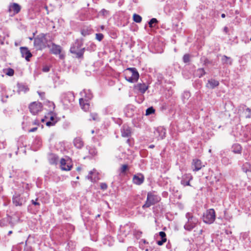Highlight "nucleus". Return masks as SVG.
Returning a JSON list of instances; mask_svg holds the SVG:
<instances>
[{
    "label": "nucleus",
    "instance_id": "nucleus-49",
    "mask_svg": "<svg viewBox=\"0 0 251 251\" xmlns=\"http://www.w3.org/2000/svg\"><path fill=\"white\" fill-rule=\"evenodd\" d=\"M221 17L224 18H225L226 17V15H225V14H222L221 15Z\"/></svg>",
    "mask_w": 251,
    "mask_h": 251
},
{
    "label": "nucleus",
    "instance_id": "nucleus-18",
    "mask_svg": "<svg viewBox=\"0 0 251 251\" xmlns=\"http://www.w3.org/2000/svg\"><path fill=\"white\" fill-rule=\"evenodd\" d=\"M50 51L53 54H59L61 53V48L60 46L52 43L50 48Z\"/></svg>",
    "mask_w": 251,
    "mask_h": 251
},
{
    "label": "nucleus",
    "instance_id": "nucleus-9",
    "mask_svg": "<svg viewBox=\"0 0 251 251\" xmlns=\"http://www.w3.org/2000/svg\"><path fill=\"white\" fill-rule=\"evenodd\" d=\"M205 165L203 164L202 162L199 159H194L192 163V167L193 171L195 172L200 170Z\"/></svg>",
    "mask_w": 251,
    "mask_h": 251
},
{
    "label": "nucleus",
    "instance_id": "nucleus-3",
    "mask_svg": "<svg viewBox=\"0 0 251 251\" xmlns=\"http://www.w3.org/2000/svg\"><path fill=\"white\" fill-rule=\"evenodd\" d=\"M80 94L82 96H85V98H80L79 99V104L81 108L86 111L89 108V104L87 101L89 100L92 99L93 97L92 94L89 91L88 92V94H87V91L86 90H83L80 93Z\"/></svg>",
    "mask_w": 251,
    "mask_h": 251
},
{
    "label": "nucleus",
    "instance_id": "nucleus-23",
    "mask_svg": "<svg viewBox=\"0 0 251 251\" xmlns=\"http://www.w3.org/2000/svg\"><path fill=\"white\" fill-rule=\"evenodd\" d=\"M18 92L19 93L21 92L25 93L28 90L27 86L22 85V84H18Z\"/></svg>",
    "mask_w": 251,
    "mask_h": 251
},
{
    "label": "nucleus",
    "instance_id": "nucleus-39",
    "mask_svg": "<svg viewBox=\"0 0 251 251\" xmlns=\"http://www.w3.org/2000/svg\"><path fill=\"white\" fill-rule=\"evenodd\" d=\"M167 241V239H161V240H160V241H158L157 242V244L159 246H161L164 243H165Z\"/></svg>",
    "mask_w": 251,
    "mask_h": 251
},
{
    "label": "nucleus",
    "instance_id": "nucleus-50",
    "mask_svg": "<svg viewBox=\"0 0 251 251\" xmlns=\"http://www.w3.org/2000/svg\"><path fill=\"white\" fill-rule=\"evenodd\" d=\"M76 169H77V171H79L81 170V168L80 167H77Z\"/></svg>",
    "mask_w": 251,
    "mask_h": 251
},
{
    "label": "nucleus",
    "instance_id": "nucleus-14",
    "mask_svg": "<svg viewBox=\"0 0 251 251\" xmlns=\"http://www.w3.org/2000/svg\"><path fill=\"white\" fill-rule=\"evenodd\" d=\"M20 51L22 56L24 57L26 61H29V58L32 56L30 51L26 47H21Z\"/></svg>",
    "mask_w": 251,
    "mask_h": 251
},
{
    "label": "nucleus",
    "instance_id": "nucleus-28",
    "mask_svg": "<svg viewBox=\"0 0 251 251\" xmlns=\"http://www.w3.org/2000/svg\"><path fill=\"white\" fill-rule=\"evenodd\" d=\"M249 166H250V165L248 163H246L245 164H244L242 168L243 171L246 173H247L248 172H251V169H248V167Z\"/></svg>",
    "mask_w": 251,
    "mask_h": 251
},
{
    "label": "nucleus",
    "instance_id": "nucleus-55",
    "mask_svg": "<svg viewBox=\"0 0 251 251\" xmlns=\"http://www.w3.org/2000/svg\"><path fill=\"white\" fill-rule=\"evenodd\" d=\"M250 40L251 41V38H250Z\"/></svg>",
    "mask_w": 251,
    "mask_h": 251
},
{
    "label": "nucleus",
    "instance_id": "nucleus-5",
    "mask_svg": "<svg viewBox=\"0 0 251 251\" xmlns=\"http://www.w3.org/2000/svg\"><path fill=\"white\" fill-rule=\"evenodd\" d=\"M160 200V198L157 195H154L151 192L148 193L147 201L145 204L143 206V207H149L158 202Z\"/></svg>",
    "mask_w": 251,
    "mask_h": 251
},
{
    "label": "nucleus",
    "instance_id": "nucleus-17",
    "mask_svg": "<svg viewBox=\"0 0 251 251\" xmlns=\"http://www.w3.org/2000/svg\"><path fill=\"white\" fill-rule=\"evenodd\" d=\"M87 178L91 181H96L98 180V173H97L95 169H93V171L89 172Z\"/></svg>",
    "mask_w": 251,
    "mask_h": 251
},
{
    "label": "nucleus",
    "instance_id": "nucleus-20",
    "mask_svg": "<svg viewBox=\"0 0 251 251\" xmlns=\"http://www.w3.org/2000/svg\"><path fill=\"white\" fill-rule=\"evenodd\" d=\"M74 144L75 146L78 149L81 148L84 145L83 142L80 138H75L74 141Z\"/></svg>",
    "mask_w": 251,
    "mask_h": 251
},
{
    "label": "nucleus",
    "instance_id": "nucleus-29",
    "mask_svg": "<svg viewBox=\"0 0 251 251\" xmlns=\"http://www.w3.org/2000/svg\"><path fill=\"white\" fill-rule=\"evenodd\" d=\"M154 112H155V110L153 109V108L152 107H151L150 108H148L146 110V115H149L154 113Z\"/></svg>",
    "mask_w": 251,
    "mask_h": 251
},
{
    "label": "nucleus",
    "instance_id": "nucleus-51",
    "mask_svg": "<svg viewBox=\"0 0 251 251\" xmlns=\"http://www.w3.org/2000/svg\"><path fill=\"white\" fill-rule=\"evenodd\" d=\"M50 120H51V121H53V120L54 118H53V117L51 116V117H50Z\"/></svg>",
    "mask_w": 251,
    "mask_h": 251
},
{
    "label": "nucleus",
    "instance_id": "nucleus-13",
    "mask_svg": "<svg viewBox=\"0 0 251 251\" xmlns=\"http://www.w3.org/2000/svg\"><path fill=\"white\" fill-rule=\"evenodd\" d=\"M193 178L190 174H186L182 176L181 184L184 186H190V181Z\"/></svg>",
    "mask_w": 251,
    "mask_h": 251
},
{
    "label": "nucleus",
    "instance_id": "nucleus-35",
    "mask_svg": "<svg viewBox=\"0 0 251 251\" xmlns=\"http://www.w3.org/2000/svg\"><path fill=\"white\" fill-rule=\"evenodd\" d=\"M189 59H190V56L188 54H186L183 56V61L185 63L188 62L189 61Z\"/></svg>",
    "mask_w": 251,
    "mask_h": 251
},
{
    "label": "nucleus",
    "instance_id": "nucleus-42",
    "mask_svg": "<svg viewBox=\"0 0 251 251\" xmlns=\"http://www.w3.org/2000/svg\"><path fill=\"white\" fill-rule=\"evenodd\" d=\"M246 111L249 113V115L247 116V118H250L251 117V109L247 108L246 109Z\"/></svg>",
    "mask_w": 251,
    "mask_h": 251
},
{
    "label": "nucleus",
    "instance_id": "nucleus-25",
    "mask_svg": "<svg viewBox=\"0 0 251 251\" xmlns=\"http://www.w3.org/2000/svg\"><path fill=\"white\" fill-rule=\"evenodd\" d=\"M84 49H83L82 50H81L80 51L77 52L75 51V48H71V49H70V51H71V52L72 53H73L77 54L78 57H80L81 56H82V55L83 54V52H84Z\"/></svg>",
    "mask_w": 251,
    "mask_h": 251
},
{
    "label": "nucleus",
    "instance_id": "nucleus-30",
    "mask_svg": "<svg viewBox=\"0 0 251 251\" xmlns=\"http://www.w3.org/2000/svg\"><path fill=\"white\" fill-rule=\"evenodd\" d=\"M58 158L57 156L53 155L50 159V163L52 164H56L58 161Z\"/></svg>",
    "mask_w": 251,
    "mask_h": 251
},
{
    "label": "nucleus",
    "instance_id": "nucleus-8",
    "mask_svg": "<svg viewBox=\"0 0 251 251\" xmlns=\"http://www.w3.org/2000/svg\"><path fill=\"white\" fill-rule=\"evenodd\" d=\"M42 108V104L39 102H33L29 106V110L33 115L38 114L39 112L41 111Z\"/></svg>",
    "mask_w": 251,
    "mask_h": 251
},
{
    "label": "nucleus",
    "instance_id": "nucleus-22",
    "mask_svg": "<svg viewBox=\"0 0 251 251\" xmlns=\"http://www.w3.org/2000/svg\"><path fill=\"white\" fill-rule=\"evenodd\" d=\"M242 147L238 144H235L232 146V151L235 153H240L241 152Z\"/></svg>",
    "mask_w": 251,
    "mask_h": 251
},
{
    "label": "nucleus",
    "instance_id": "nucleus-19",
    "mask_svg": "<svg viewBox=\"0 0 251 251\" xmlns=\"http://www.w3.org/2000/svg\"><path fill=\"white\" fill-rule=\"evenodd\" d=\"M219 84V83L218 81L211 79L208 81V83L206 84V87L209 88L213 89L218 86Z\"/></svg>",
    "mask_w": 251,
    "mask_h": 251
},
{
    "label": "nucleus",
    "instance_id": "nucleus-4",
    "mask_svg": "<svg viewBox=\"0 0 251 251\" xmlns=\"http://www.w3.org/2000/svg\"><path fill=\"white\" fill-rule=\"evenodd\" d=\"M45 36V34L42 33L35 38L34 45L37 50H41L47 47V40Z\"/></svg>",
    "mask_w": 251,
    "mask_h": 251
},
{
    "label": "nucleus",
    "instance_id": "nucleus-26",
    "mask_svg": "<svg viewBox=\"0 0 251 251\" xmlns=\"http://www.w3.org/2000/svg\"><path fill=\"white\" fill-rule=\"evenodd\" d=\"M133 19L135 22L137 23H140L142 21V17L140 15L136 14H133Z\"/></svg>",
    "mask_w": 251,
    "mask_h": 251
},
{
    "label": "nucleus",
    "instance_id": "nucleus-32",
    "mask_svg": "<svg viewBox=\"0 0 251 251\" xmlns=\"http://www.w3.org/2000/svg\"><path fill=\"white\" fill-rule=\"evenodd\" d=\"M96 38L99 41H101L103 38V35L101 33H97L96 34Z\"/></svg>",
    "mask_w": 251,
    "mask_h": 251
},
{
    "label": "nucleus",
    "instance_id": "nucleus-54",
    "mask_svg": "<svg viewBox=\"0 0 251 251\" xmlns=\"http://www.w3.org/2000/svg\"><path fill=\"white\" fill-rule=\"evenodd\" d=\"M29 39H30V40H32V38H29Z\"/></svg>",
    "mask_w": 251,
    "mask_h": 251
},
{
    "label": "nucleus",
    "instance_id": "nucleus-27",
    "mask_svg": "<svg viewBox=\"0 0 251 251\" xmlns=\"http://www.w3.org/2000/svg\"><path fill=\"white\" fill-rule=\"evenodd\" d=\"M158 21L155 18H152L150 22H149V26L150 27H152L154 26V25L153 24H155L157 23Z\"/></svg>",
    "mask_w": 251,
    "mask_h": 251
},
{
    "label": "nucleus",
    "instance_id": "nucleus-31",
    "mask_svg": "<svg viewBox=\"0 0 251 251\" xmlns=\"http://www.w3.org/2000/svg\"><path fill=\"white\" fill-rule=\"evenodd\" d=\"M198 75L199 77H201L205 74V72L203 69L201 68L197 70Z\"/></svg>",
    "mask_w": 251,
    "mask_h": 251
},
{
    "label": "nucleus",
    "instance_id": "nucleus-16",
    "mask_svg": "<svg viewBox=\"0 0 251 251\" xmlns=\"http://www.w3.org/2000/svg\"><path fill=\"white\" fill-rule=\"evenodd\" d=\"M25 201L19 195H16L13 197V202L16 206H21Z\"/></svg>",
    "mask_w": 251,
    "mask_h": 251
},
{
    "label": "nucleus",
    "instance_id": "nucleus-11",
    "mask_svg": "<svg viewBox=\"0 0 251 251\" xmlns=\"http://www.w3.org/2000/svg\"><path fill=\"white\" fill-rule=\"evenodd\" d=\"M21 9V7L19 4L17 3H13L9 5L8 11L10 13L15 15L20 11Z\"/></svg>",
    "mask_w": 251,
    "mask_h": 251
},
{
    "label": "nucleus",
    "instance_id": "nucleus-41",
    "mask_svg": "<svg viewBox=\"0 0 251 251\" xmlns=\"http://www.w3.org/2000/svg\"><path fill=\"white\" fill-rule=\"evenodd\" d=\"M100 188L101 189L105 190L107 188V185L106 183H102L100 184Z\"/></svg>",
    "mask_w": 251,
    "mask_h": 251
},
{
    "label": "nucleus",
    "instance_id": "nucleus-37",
    "mask_svg": "<svg viewBox=\"0 0 251 251\" xmlns=\"http://www.w3.org/2000/svg\"><path fill=\"white\" fill-rule=\"evenodd\" d=\"M81 34L82 35L85 36L90 34V31L88 30L83 29L81 30Z\"/></svg>",
    "mask_w": 251,
    "mask_h": 251
},
{
    "label": "nucleus",
    "instance_id": "nucleus-45",
    "mask_svg": "<svg viewBox=\"0 0 251 251\" xmlns=\"http://www.w3.org/2000/svg\"><path fill=\"white\" fill-rule=\"evenodd\" d=\"M31 202H32V204H33L35 205H40V203L39 202H37L36 201H35L34 200H32Z\"/></svg>",
    "mask_w": 251,
    "mask_h": 251
},
{
    "label": "nucleus",
    "instance_id": "nucleus-53",
    "mask_svg": "<svg viewBox=\"0 0 251 251\" xmlns=\"http://www.w3.org/2000/svg\"><path fill=\"white\" fill-rule=\"evenodd\" d=\"M153 147H154V145H151V146H150V148H153Z\"/></svg>",
    "mask_w": 251,
    "mask_h": 251
},
{
    "label": "nucleus",
    "instance_id": "nucleus-12",
    "mask_svg": "<svg viewBox=\"0 0 251 251\" xmlns=\"http://www.w3.org/2000/svg\"><path fill=\"white\" fill-rule=\"evenodd\" d=\"M145 178L143 174L141 173L135 175L132 179L133 183L136 185H141L144 181Z\"/></svg>",
    "mask_w": 251,
    "mask_h": 251
},
{
    "label": "nucleus",
    "instance_id": "nucleus-33",
    "mask_svg": "<svg viewBox=\"0 0 251 251\" xmlns=\"http://www.w3.org/2000/svg\"><path fill=\"white\" fill-rule=\"evenodd\" d=\"M14 74V70L11 68H9L7 69V72L6 73V75L9 76H13Z\"/></svg>",
    "mask_w": 251,
    "mask_h": 251
},
{
    "label": "nucleus",
    "instance_id": "nucleus-47",
    "mask_svg": "<svg viewBox=\"0 0 251 251\" xmlns=\"http://www.w3.org/2000/svg\"><path fill=\"white\" fill-rule=\"evenodd\" d=\"M224 29L226 32H227L228 30V28L227 27H225Z\"/></svg>",
    "mask_w": 251,
    "mask_h": 251
},
{
    "label": "nucleus",
    "instance_id": "nucleus-24",
    "mask_svg": "<svg viewBox=\"0 0 251 251\" xmlns=\"http://www.w3.org/2000/svg\"><path fill=\"white\" fill-rule=\"evenodd\" d=\"M222 62L224 64H227L231 65L232 63V60L230 57H228L226 55H224L222 58Z\"/></svg>",
    "mask_w": 251,
    "mask_h": 251
},
{
    "label": "nucleus",
    "instance_id": "nucleus-1",
    "mask_svg": "<svg viewBox=\"0 0 251 251\" xmlns=\"http://www.w3.org/2000/svg\"><path fill=\"white\" fill-rule=\"evenodd\" d=\"M139 77V74L135 68H128L125 72V78L128 82L134 83L137 81Z\"/></svg>",
    "mask_w": 251,
    "mask_h": 251
},
{
    "label": "nucleus",
    "instance_id": "nucleus-40",
    "mask_svg": "<svg viewBox=\"0 0 251 251\" xmlns=\"http://www.w3.org/2000/svg\"><path fill=\"white\" fill-rule=\"evenodd\" d=\"M91 116L93 120H97L98 119V115L96 113H92Z\"/></svg>",
    "mask_w": 251,
    "mask_h": 251
},
{
    "label": "nucleus",
    "instance_id": "nucleus-46",
    "mask_svg": "<svg viewBox=\"0 0 251 251\" xmlns=\"http://www.w3.org/2000/svg\"><path fill=\"white\" fill-rule=\"evenodd\" d=\"M37 127H34V128L30 129L28 131L29 132H34L37 130Z\"/></svg>",
    "mask_w": 251,
    "mask_h": 251
},
{
    "label": "nucleus",
    "instance_id": "nucleus-2",
    "mask_svg": "<svg viewBox=\"0 0 251 251\" xmlns=\"http://www.w3.org/2000/svg\"><path fill=\"white\" fill-rule=\"evenodd\" d=\"M185 216L187 219V221L184 225V228L185 230L191 231L196 226L198 220L193 216L191 212H187Z\"/></svg>",
    "mask_w": 251,
    "mask_h": 251
},
{
    "label": "nucleus",
    "instance_id": "nucleus-48",
    "mask_svg": "<svg viewBox=\"0 0 251 251\" xmlns=\"http://www.w3.org/2000/svg\"><path fill=\"white\" fill-rule=\"evenodd\" d=\"M100 29H101V30H103V29H104V25H101V26H100Z\"/></svg>",
    "mask_w": 251,
    "mask_h": 251
},
{
    "label": "nucleus",
    "instance_id": "nucleus-6",
    "mask_svg": "<svg viewBox=\"0 0 251 251\" xmlns=\"http://www.w3.org/2000/svg\"><path fill=\"white\" fill-rule=\"evenodd\" d=\"M215 220V212L213 209H210L203 216V222L207 224H212Z\"/></svg>",
    "mask_w": 251,
    "mask_h": 251
},
{
    "label": "nucleus",
    "instance_id": "nucleus-15",
    "mask_svg": "<svg viewBox=\"0 0 251 251\" xmlns=\"http://www.w3.org/2000/svg\"><path fill=\"white\" fill-rule=\"evenodd\" d=\"M134 88L142 94H144L148 89V86L144 83H139L134 86Z\"/></svg>",
    "mask_w": 251,
    "mask_h": 251
},
{
    "label": "nucleus",
    "instance_id": "nucleus-43",
    "mask_svg": "<svg viewBox=\"0 0 251 251\" xmlns=\"http://www.w3.org/2000/svg\"><path fill=\"white\" fill-rule=\"evenodd\" d=\"M54 125V123L51 122V121H49L46 123V125L47 126H53Z\"/></svg>",
    "mask_w": 251,
    "mask_h": 251
},
{
    "label": "nucleus",
    "instance_id": "nucleus-10",
    "mask_svg": "<svg viewBox=\"0 0 251 251\" xmlns=\"http://www.w3.org/2000/svg\"><path fill=\"white\" fill-rule=\"evenodd\" d=\"M158 140L163 139L166 136V129L162 127H159L154 132Z\"/></svg>",
    "mask_w": 251,
    "mask_h": 251
},
{
    "label": "nucleus",
    "instance_id": "nucleus-36",
    "mask_svg": "<svg viewBox=\"0 0 251 251\" xmlns=\"http://www.w3.org/2000/svg\"><path fill=\"white\" fill-rule=\"evenodd\" d=\"M50 66H47V65H45V66H43V67L42 68V71L45 73L48 72L50 71Z\"/></svg>",
    "mask_w": 251,
    "mask_h": 251
},
{
    "label": "nucleus",
    "instance_id": "nucleus-34",
    "mask_svg": "<svg viewBox=\"0 0 251 251\" xmlns=\"http://www.w3.org/2000/svg\"><path fill=\"white\" fill-rule=\"evenodd\" d=\"M128 166L127 165H123L121 168V172L122 173H124L126 170L127 169Z\"/></svg>",
    "mask_w": 251,
    "mask_h": 251
},
{
    "label": "nucleus",
    "instance_id": "nucleus-21",
    "mask_svg": "<svg viewBox=\"0 0 251 251\" xmlns=\"http://www.w3.org/2000/svg\"><path fill=\"white\" fill-rule=\"evenodd\" d=\"M131 131L128 127H124L122 130V135L123 137H127L130 135Z\"/></svg>",
    "mask_w": 251,
    "mask_h": 251
},
{
    "label": "nucleus",
    "instance_id": "nucleus-7",
    "mask_svg": "<svg viewBox=\"0 0 251 251\" xmlns=\"http://www.w3.org/2000/svg\"><path fill=\"white\" fill-rule=\"evenodd\" d=\"M72 166L71 159L70 158H67L66 159L62 158L60 160V167L62 170L70 171L71 170Z\"/></svg>",
    "mask_w": 251,
    "mask_h": 251
},
{
    "label": "nucleus",
    "instance_id": "nucleus-44",
    "mask_svg": "<svg viewBox=\"0 0 251 251\" xmlns=\"http://www.w3.org/2000/svg\"><path fill=\"white\" fill-rule=\"evenodd\" d=\"M100 13L104 15L107 13V11L104 9H103L100 11Z\"/></svg>",
    "mask_w": 251,
    "mask_h": 251
},
{
    "label": "nucleus",
    "instance_id": "nucleus-52",
    "mask_svg": "<svg viewBox=\"0 0 251 251\" xmlns=\"http://www.w3.org/2000/svg\"><path fill=\"white\" fill-rule=\"evenodd\" d=\"M12 233V231H9L8 232V234H9V235H10V234H11Z\"/></svg>",
    "mask_w": 251,
    "mask_h": 251
},
{
    "label": "nucleus",
    "instance_id": "nucleus-38",
    "mask_svg": "<svg viewBox=\"0 0 251 251\" xmlns=\"http://www.w3.org/2000/svg\"><path fill=\"white\" fill-rule=\"evenodd\" d=\"M159 236L161 237L162 239H166V233L163 231H160L159 233Z\"/></svg>",
    "mask_w": 251,
    "mask_h": 251
}]
</instances>
